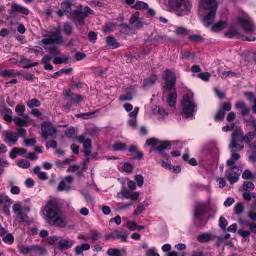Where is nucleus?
<instances>
[{
  "instance_id": "f257e3e1",
  "label": "nucleus",
  "mask_w": 256,
  "mask_h": 256,
  "mask_svg": "<svg viewBox=\"0 0 256 256\" xmlns=\"http://www.w3.org/2000/svg\"><path fill=\"white\" fill-rule=\"evenodd\" d=\"M46 222L50 226L60 228H65L67 221L57 202L50 200L43 210Z\"/></svg>"
},
{
  "instance_id": "f03ea898",
  "label": "nucleus",
  "mask_w": 256,
  "mask_h": 256,
  "mask_svg": "<svg viewBox=\"0 0 256 256\" xmlns=\"http://www.w3.org/2000/svg\"><path fill=\"white\" fill-rule=\"evenodd\" d=\"M42 42L46 46V49L48 50L52 55L55 56H60V58L56 57L54 58L53 61L54 64H67L70 62V58L60 54L58 48L54 46V44H60L64 42L63 37L58 30L52 35H46Z\"/></svg>"
},
{
  "instance_id": "7ed1b4c3",
  "label": "nucleus",
  "mask_w": 256,
  "mask_h": 256,
  "mask_svg": "<svg viewBox=\"0 0 256 256\" xmlns=\"http://www.w3.org/2000/svg\"><path fill=\"white\" fill-rule=\"evenodd\" d=\"M162 78L164 80L163 85V96L166 98L168 105L170 107H174L176 104L177 98L176 76L171 70H166L164 72Z\"/></svg>"
},
{
  "instance_id": "20e7f679",
  "label": "nucleus",
  "mask_w": 256,
  "mask_h": 256,
  "mask_svg": "<svg viewBox=\"0 0 256 256\" xmlns=\"http://www.w3.org/2000/svg\"><path fill=\"white\" fill-rule=\"evenodd\" d=\"M222 0H200L199 4L198 14L202 16L206 14L204 19V24L208 27L213 24L216 17L218 4Z\"/></svg>"
},
{
  "instance_id": "39448f33",
  "label": "nucleus",
  "mask_w": 256,
  "mask_h": 256,
  "mask_svg": "<svg viewBox=\"0 0 256 256\" xmlns=\"http://www.w3.org/2000/svg\"><path fill=\"white\" fill-rule=\"evenodd\" d=\"M170 8L178 16L188 15L191 12L192 7L190 0H169Z\"/></svg>"
},
{
  "instance_id": "423d86ee",
  "label": "nucleus",
  "mask_w": 256,
  "mask_h": 256,
  "mask_svg": "<svg viewBox=\"0 0 256 256\" xmlns=\"http://www.w3.org/2000/svg\"><path fill=\"white\" fill-rule=\"evenodd\" d=\"M181 105L184 116L186 118H192L194 114L197 110V106L194 101V94L190 92L184 95Z\"/></svg>"
},
{
  "instance_id": "0eeeda50",
  "label": "nucleus",
  "mask_w": 256,
  "mask_h": 256,
  "mask_svg": "<svg viewBox=\"0 0 256 256\" xmlns=\"http://www.w3.org/2000/svg\"><path fill=\"white\" fill-rule=\"evenodd\" d=\"M12 210L16 218L22 222H24L27 225L30 224V221L28 216L31 211L30 204L26 205L24 203L17 202L12 206Z\"/></svg>"
},
{
  "instance_id": "6e6552de",
  "label": "nucleus",
  "mask_w": 256,
  "mask_h": 256,
  "mask_svg": "<svg viewBox=\"0 0 256 256\" xmlns=\"http://www.w3.org/2000/svg\"><path fill=\"white\" fill-rule=\"evenodd\" d=\"M63 100L66 102L64 108L70 111L73 105L78 104L83 101V97L73 93L70 90H66L63 92Z\"/></svg>"
},
{
  "instance_id": "1a4fd4ad",
  "label": "nucleus",
  "mask_w": 256,
  "mask_h": 256,
  "mask_svg": "<svg viewBox=\"0 0 256 256\" xmlns=\"http://www.w3.org/2000/svg\"><path fill=\"white\" fill-rule=\"evenodd\" d=\"M48 241L50 244H56L58 249L62 251L70 249L74 244L73 240L56 236L49 237Z\"/></svg>"
},
{
  "instance_id": "9d476101",
  "label": "nucleus",
  "mask_w": 256,
  "mask_h": 256,
  "mask_svg": "<svg viewBox=\"0 0 256 256\" xmlns=\"http://www.w3.org/2000/svg\"><path fill=\"white\" fill-rule=\"evenodd\" d=\"M244 133L241 128H236L234 130L231 136V142L229 145L230 149L237 148L238 150H242L244 148L242 144L244 140Z\"/></svg>"
},
{
  "instance_id": "9b49d317",
  "label": "nucleus",
  "mask_w": 256,
  "mask_h": 256,
  "mask_svg": "<svg viewBox=\"0 0 256 256\" xmlns=\"http://www.w3.org/2000/svg\"><path fill=\"white\" fill-rule=\"evenodd\" d=\"M238 24L247 33H251L254 30V25L250 17L244 12L237 18Z\"/></svg>"
},
{
  "instance_id": "f8f14e48",
  "label": "nucleus",
  "mask_w": 256,
  "mask_h": 256,
  "mask_svg": "<svg viewBox=\"0 0 256 256\" xmlns=\"http://www.w3.org/2000/svg\"><path fill=\"white\" fill-rule=\"evenodd\" d=\"M146 144L148 146H154L150 150V152H152L154 150H158L162 152L171 145L168 142L160 141L155 138L148 139L146 142Z\"/></svg>"
},
{
  "instance_id": "ddd939ff",
  "label": "nucleus",
  "mask_w": 256,
  "mask_h": 256,
  "mask_svg": "<svg viewBox=\"0 0 256 256\" xmlns=\"http://www.w3.org/2000/svg\"><path fill=\"white\" fill-rule=\"evenodd\" d=\"M242 172L240 168L232 166L226 172L225 177L230 184H233L239 180Z\"/></svg>"
},
{
  "instance_id": "4468645a",
  "label": "nucleus",
  "mask_w": 256,
  "mask_h": 256,
  "mask_svg": "<svg viewBox=\"0 0 256 256\" xmlns=\"http://www.w3.org/2000/svg\"><path fill=\"white\" fill-rule=\"evenodd\" d=\"M42 136L45 140L49 137L56 138L57 130L50 122H44L42 126Z\"/></svg>"
},
{
  "instance_id": "2eb2a0df",
  "label": "nucleus",
  "mask_w": 256,
  "mask_h": 256,
  "mask_svg": "<svg viewBox=\"0 0 256 256\" xmlns=\"http://www.w3.org/2000/svg\"><path fill=\"white\" fill-rule=\"evenodd\" d=\"M88 16V14L80 10H76L70 14L68 18L72 20L74 22L78 23L80 26H82L85 24L84 19Z\"/></svg>"
},
{
  "instance_id": "dca6fc26",
  "label": "nucleus",
  "mask_w": 256,
  "mask_h": 256,
  "mask_svg": "<svg viewBox=\"0 0 256 256\" xmlns=\"http://www.w3.org/2000/svg\"><path fill=\"white\" fill-rule=\"evenodd\" d=\"M128 234V232H124L122 234V231L115 230L111 234L106 235L105 240H115L120 239L122 242H126Z\"/></svg>"
},
{
  "instance_id": "f3484780",
  "label": "nucleus",
  "mask_w": 256,
  "mask_h": 256,
  "mask_svg": "<svg viewBox=\"0 0 256 256\" xmlns=\"http://www.w3.org/2000/svg\"><path fill=\"white\" fill-rule=\"evenodd\" d=\"M78 142L81 144H83L84 152L86 156L90 155L92 152V140L89 138H86L85 136L82 135L78 138Z\"/></svg>"
},
{
  "instance_id": "a211bd4d",
  "label": "nucleus",
  "mask_w": 256,
  "mask_h": 256,
  "mask_svg": "<svg viewBox=\"0 0 256 256\" xmlns=\"http://www.w3.org/2000/svg\"><path fill=\"white\" fill-rule=\"evenodd\" d=\"M3 138L4 141L8 146H12L16 144L18 138L16 133L6 132L4 135Z\"/></svg>"
},
{
  "instance_id": "6ab92c4d",
  "label": "nucleus",
  "mask_w": 256,
  "mask_h": 256,
  "mask_svg": "<svg viewBox=\"0 0 256 256\" xmlns=\"http://www.w3.org/2000/svg\"><path fill=\"white\" fill-rule=\"evenodd\" d=\"M16 12L22 14L24 15H28L30 13V10L28 8L20 4L12 3V8L10 10L9 13L11 16H14Z\"/></svg>"
},
{
  "instance_id": "aec40b11",
  "label": "nucleus",
  "mask_w": 256,
  "mask_h": 256,
  "mask_svg": "<svg viewBox=\"0 0 256 256\" xmlns=\"http://www.w3.org/2000/svg\"><path fill=\"white\" fill-rule=\"evenodd\" d=\"M230 150L232 154L230 158L227 162V166L230 168H231L232 166H236L234 164L238 160H239L240 156L236 152H240V150H238L236 148H234L233 150Z\"/></svg>"
},
{
  "instance_id": "412c9836",
  "label": "nucleus",
  "mask_w": 256,
  "mask_h": 256,
  "mask_svg": "<svg viewBox=\"0 0 256 256\" xmlns=\"http://www.w3.org/2000/svg\"><path fill=\"white\" fill-rule=\"evenodd\" d=\"M24 119L16 116L13 118L12 121H14V124L16 126H18L20 127L26 126L28 122L30 121V117L28 115H24L22 116Z\"/></svg>"
},
{
  "instance_id": "4be33fe9",
  "label": "nucleus",
  "mask_w": 256,
  "mask_h": 256,
  "mask_svg": "<svg viewBox=\"0 0 256 256\" xmlns=\"http://www.w3.org/2000/svg\"><path fill=\"white\" fill-rule=\"evenodd\" d=\"M108 256H126V251L124 249L110 248L107 252Z\"/></svg>"
},
{
  "instance_id": "5701e85b",
  "label": "nucleus",
  "mask_w": 256,
  "mask_h": 256,
  "mask_svg": "<svg viewBox=\"0 0 256 256\" xmlns=\"http://www.w3.org/2000/svg\"><path fill=\"white\" fill-rule=\"evenodd\" d=\"M12 111L9 108L4 107L2 112V116L3 119L7 122H10L12 121Z\"/></svg>"
},
{
  "instance_id": "b1692460",
  "label": "nucleus",
  "mask_w": 256,
  "mask_h": 256,
  "mask_svg": "<svg viewBox=\"0 0 256 256\" xmlns=\"http://www.w3.org/2000/svg\"><path fill=\"white\" fill-rule=\"evenodd\" d=\"M205 208L206 205L203 203L199 204L198 205L194 212V218L196 219H199L204 215Z\"/></svg>"
},
{
  "instance_id": "393cba45",
  "label": "nucleus",
  "mask_w": 256,
  "mask_h": 256,
  "mask_svg": "<svg viewBox=\"0 0 256 256\" xmlns=\"http://www.w3.org/2000/svg\"><path fill=\"white\" fill-rule=\"evenodd\" d=\"M90 247L88 244H84L82 245L78 246L74 249V252L77 256L80 255L84 251L88 250Z\"/></svg>"
},
{
  "instance_id": "a878e982",
  "label": "nucleus",
  "mask_w": 256,
  "mask_h": 256,
  "mask_svg": "<svg viewBox=\"0 0 256 256\" xmlns=\"http://www.w3.org/2000/svg\"><path fill=\"white\" fill-rule=\"evenodd\" d=\"M157 79L158 78L156 76H151L150 78L144 80V84L142 85L143 88H148L152 86L155 84Z\"/></svg>"
},
{
  "instance_id": "bb28decb",
  "label": "nucleus",
  "mask_w": 256,
  "mask_h": 256,
  "mask_svg": "<svg viewBox=\"0 0 256 256\" xmlns=\"http://www.w3.org/2000/svg\"><path fill=\"white\" fill-rule=\"evenodd\" d=\"M46 254V250L39 246H33V254L36 256H44Z\"/></svg>"
},
{
  "instance_id": "cd10ccee",
  "label": "nucleus",
  "mask_w": 256,
  "mask_h": 256,
  "mask_svg": "<svg viewBox=\"0 0 256 256\" xmlns=\"http://www.w3.org/2000/svg\"><path fill=\"white\" fill-rule=\"evenodd\" d=\"M162 166L166 169H168L170 171H172L175 173H179L181 171V168L180 166H177L175 167L172 166L170 162H163L162 164Z\"/></svg>"
},
{
  "instance_id": "c85d7f7f",
  "label": "nucleus",
  "mask_w": 256,
  "mask_h": 256,
  "mask_svg": "<svg viewBox=\"0 0 256 256\" xmlns=\"http://www.w3.org/2000/svg\"><path fill=\"white\" fill-rule=\"evenodd\" d=\"M106 42L108 46L111 48H116L120 46V44L116 42V40L113 36H108L106 38Z\"/></svg>"
},
{
  "instance_id": "c756f323",
  "label": "nucleus",
  "mask_w": 256,
  "mask_h": 256,
  "mask_svg": "<svg viewBox=\"0 0 256 256\" xmlns=\"http://www.w3.org/2000/svg\"><path fill=\"white\" fill-rule=\"evenodd\" d=\"M20 61L19 63L24 68H32V62L30 59L26 58L24 56H20Z\"/></svg>"
},
{
  "instance_id": "7c9ffc66",
  "label": "nucleus",
  "mask_w": 256,
  "mask_h": 256,
  "mask_svg": "<svg viewBox=\"0 0 256 256\" xmlns=\"http://www.w3.org/2000/svg\"><path fill=\"white\" fill-rule=\"evenodd\" d=\"M18 72L14 70H5L0 72V75L4 78H14L16 76L19 75Z\"/></svg>"
},
{
  "instance_id": "2f4dec72",
  "label": "nucleus",
  "mask_w": 256,
  "mask_h": 256,
  "mask_svg": "<svg viewBox=\"0 0 256 256\" xmlns=\"http://www.w3.org/2000/svg\"><path fill=\"white\" fill-rule=\"evenodd\" d=\"M256 136V132H248L246 134L244 135V142L248 144V145H250L251 144L253 140L255 138Z\"/></svg>"
},
{
  "instance_id": "473e14b6",
  "label": "nucleus",
  "mask_w": 256,
  "mask_h": 256,
  "mask_svg": "<svg viewBox=\"0 0 256 256\" xmlns=\"http://www.w3.org/2000/svg\"><path fill=\"white\" fill-rule=\"evenodd\" d=\"M61 8L66 15L70 14L72 13V3L70 2L66 1L62 3Z\"/></svg>"
},
{
  "instance_id": "72a5a7b5",
  "label": "nucleus",
  "mask_w": 256,
  "mask_h": 256,
  "mask_svg": "<svg viewBox=\"0 0 256 256\" xmlns=\"http://www.w3.org/2000/svg\"><path fill=\"white\" fill-rule=\"evenodd\" d=\"M226 36L230 38H238L240 36V32L234 28H230L226 33Z\"/></svg>"
},
{
  "instance_id": "f704fd0d",
  "label": "nucleus",
  "mask_w": 256,
  "mask_h": 256,
  "mask_svg": "<svg viewBox=\"0 0 256 256\" xmlns=\"http://www.w3.org/2000/svg\"><path fill=\"white\" fill-rule=\"evenodd\" d=\"M132 8L136 10H146L148 8V5L144 2L137 1Z\"/></svg>"
},
{
  "instance_id": "c9c22d12",
  "label": "nucleus",
  "mask_w": 256,
  "mask_h": 256,
  "mask_svg": "<svg viewBox=\"0 0 256 256\" xmlns=\"http://www.w3.org/2000/svg\"><path fill=\"white\" fill-rule=\"evenodd\" d=\"M226 26V23L225 22H220L217 24H214L212 28V30L214 32H218L223 30Z\"/></svg>"
},
{
  "instance_id": "e433bc0d",
  "label": "nucleus",
  "mask_w": 256,
  "mask_h": 256,
  "mask_svg": "<svg viewBox=\"0 0 256 256\" xmlns=\"http://www.w3.org/2000/svg\"><path fill=\"white\" fill-rule=\"evenodd\" d=\"M63 32L67 35L70 36L72 34L73 27L68 22H66L64 25Z\"/></svg>"
},
{
  "instance_id": "4c0bfd02",
  "label": "nucleus",
  "mask_w": 256,
  "mask_h": 256,
  "mask_svg": "<svg viewBox=\"0 0 256 256\" xmlns=\"http://www.w3.org/2000/svg\"><path fill=\"white\" fill-rule=\"evenodd\" d=\"M212 235L209 234H204L202 235H200L198 238V242H209L211 240Z\"/></svg>"
},
{
  "instance_id": "58836bf2",
  "label": "nucleus",
  "mask_w": 256,
  "mask_h": 256,
  "mask_svg": "<svg viewBox=\"0 0 256 256\" xmlns=\"http://www.w3.org/2000/svg\"><path fill=\"white\" fill-rule=\"evenodd\" d=\"M126 148V145L122 142H116L112 146L114 151H122Z\"/></svg>"
},
{
  "instance_id": "ea45409f",
  "label": "nucleus",
  "mask_w": 256,
  "mask_h": 256,
  "mask_svg": "<svg viewBox=\"0 0 256 256\" xmlns=\"http://www.w3.org/2000/svg\"><path fill=\"white\" fill-rule=\"evenodd\" d=\"M244 212V205L242 202L237 203L234 206V212L239 215L242 214Z\"/></svg>"
},
{
  "instance_id": "a19ab883",
  "label": "nucleus",
  "mask_w": 256,
  "mask_h": 256,
  "mask_svg": "<svg viewBox=\"0 0 256 256\" xmlns=\"http://www.w3.org/2000/svg\"><path fill=\"white\" fill-rule=\"evenodd\" d=\"M242 178L244 180H254L256 179L255 175L250 171L246 170L242 174Z\"/></svg>"
},
{
  "instance_id": "79ce46f5",
  "label": "nucleus",
  "mask_w": 256,
  "mask_h": 256,
  "mask_svg": "<svg viewBox=\"0 0 256 256\" xmlns=\"http://www.w3.org/2000/svg\"><path fill=\"white\" fill-rule=\"evenodd\" d=\"M16 112L17 114L20 116H23L25 114H24L25 111V106L22 104H18L16 108Z\"/></svg>"
},
{
  "instance_id": "37998d69",
  "label": "nucleus",
  "mask_w": 256,
  "mask_h": 256,
  "mask_svg": "<svg viewBox=\"0 0 256 256\" xmlns=\"http://www.w3.org/2000/svg\"><path fill=\"white\" fill-rule=\"evenodd\" d=\"M146 202V201H144V203H142L138 206L137 207L136 210L134 212V216H138V214L142 213L145 210V209H146L145 203Z\"/></svg>"
},
{
  "instance_id": "c03bdc74",
  "label": "nucleus",
  "mask_w": 256,
  "mask_h": 256,
  "mask_svg": "<svg viewBox=\"0 0 256 256\" xmlns=\"http://www.w3.org/2000/svg\"><path fill=\"white\" fill-rule=\"evenodd\" d=\"M254 188V184L250 182H244L243 184V189L245 191H250Z\"/></svg>"
},
{
  "instance_id": "a18cd8bd",
  "label": "nucleus",
  "mask_w": 256,
  "mask_h": 256,
  "mask_svg": "<svg viewBox=\"0 0 256 256\" xmlns=\"http://www.w3.org/2000/svg\"><path fill=\"white\" fill-rule=\"evenodd\" d=\"M226 113L222 111V110L220 108L218 112L216 114L214 118L216 121L217 120H221L222 121L225 117Z\"/></svg>"
},
{
  "instance_id": "49530a36",
  "label": "nucleus",
  "mask_w": 256,
  "mask_h": 256,
  "mask_svg": "<svg viewBox=\"0 0 256 256\" xmlns=\"http://www.w3.org/2000/svg\"><path fill=\"white\" fill-rule=\"evenodd\" d=\"M18 164L19 167L22 168H28L30 166V162L26 160H19L18 162Z\"/></svg>"
},
{
  "instance_id": "de8ad7c7",
  "label": "nucleus",
  "mask_w": 256,
  "mask_h": 256,
  "mask_svg": "<svg viewBox=\"0 0 256 256\" xmlns=\"http://www.w3.org/2000/svg\"><path fill=\"white\" fill-rule=\"evenodd\" d=\"M190 38L194 43H200L204 40V38L200 35L190 36Z\"/></svg>"
},
{
  "instance_id": "09e8293b",
  "label": "nucleus",
  "mask_w": 256,
  "mask_h": 256,
  "mask_svg": "<svg viewBox=\"0 0 256 256\" xmlns=\"http://www.w3.org/2000/svg\"><path fill=\"white\" fill-rule=\"evenodd\" d=\"M140 13L138 12H136L134 14H132L131 18L130 19V24H133L138 22L139 19Z\"/></svg>"
},
{
  "instance_id": "8fccbe9b",
  "label": "nucleus",
  "mask_w": 256,
  "mask_h": 256,
  "mask_svg": "<svg viewBox=\"0 0 256 256\" xmlns=\"http://www.w3.org/2000/svg\"><path fill=\"white\" fill-rule=\"evenodd\" d=\"M175 32L177 34L185 36L188 34V31L184 28L178 27L175 30Z\"/></svg>"
},
{
  "instance_id": "3c124183",
  "label": "nucleus",
  "mask_w": 256,
  "mask_h": 256,
  "mask_svg": "<svg viewBox=\"0 0 256 256\" xmlns=\"http://www.w3.org/2000/svg\"><path fill=\"white\" fill-rule=\"evenodd\" d=\"M132 99V95L131 93L128 92L123 94L120 97V100L122 102L130 101Z\"/></svg>"
},
{
  "instance_id": "603ef678",
  "label": "nucleus",
  "mask_w": 256,
  "mask_h": 256,
  "mask_svg": "<svg viewBox=\"0 0 256 256\" xmlns=\"http://www.w3.org/2000/svg\"><path fill=\"white\" fill-rule=\"evenodd\" d=\"M182 54V59H188L190 58H194V54L192 53V54L189 51H183L181 52Z\"/></svg>"
},
{
  "instance_id": "864d4df0",
  "label": "nucleus",
  "mask_w": 256,
  "mask_h": 256,
  "mask_svg": "<svg viewBox=\"0 0 256 256\" xmlns=\"http://www.w3.org/2000/svg\"><path fill=\"white\" fill-rule=\"evenodd\" d=\"M228 225V222L223 216H221L220 220L219 226L222 230H225Z\"/></svg>"
},
{
  "instance_id": "5fc2aeb1",
  "label": "nucleus",
  "mask_w": 256,
  "mask_h": 256,
  "mask_svg": "<svg viewBox=\"0 0 256 256\" xmlns=\"http://www.w3.org/2000/svg\"><path fill=\"white\" fill-rule=\"evenodd\" d=\"M3 240L6 243L12 244L14 242V238L12 234H9L3 238Z\"/></svg>"
},
{
  "instance_id": "6e6d98bb",
  "label": "nucleus",
  "mask_w": 256,
  "mask_h": 256,
  "mask_svg": "<svg viewBox=\"0 0 256 256\" xmlns=\"http://www.w3.org/2000/svg\"><path fill=\"white\" fill-rule=\"evenodd\" d=\"M100 234L98 231L94 230L90 232V239L95 242L99 239Z\"/></svg>"
},
{
  "instance_id": "4d7b16f0",
  "label": "nucleus",
  "mask_w": 256,
  "mask_h": 256,
  "mask_svg": "<svg viewBox=\"0 0 256 256\" xmlns=\"http://www.w3.org/2000/svg\"><path fill=\"white\" fill-rule=\"evenodd\" d=\"M236 76L237 74L236 73L231 71H224L222 73V78H226L228 76L234 77Z\"/></svg>"
},
{
  "instance_id": "13d9d810",
  "label": "nucleus",
  "mask_w": 256,
  "mask_h": 256,
  "mask_svg": "<svg viewBox=\"0 0 256 256\" xmlns=\"http://www.w3.org/2000/svg\"><path fill=\"white\" fill-rule=\"evenodd\" d=\"M20 250L21 254H28L31 252L32 249L26 246H21L20 247Z\"/></svg>"
},
{
  "instance_id": "bf43d9fd",
  "label": "nucleus",
  "mask_w": 256,
  "mask_h": 256,
  "mask_svg": "<svg viewBox=\"0 0 256 256\" xmlns=\"http://www.w3.org/2000/svg\"><path fill=\"white\" fill-rule=\"evenodd\" d=\"M238 235L241 236L244 238H246V237L249 236L250 235V232L249 230H244L242 229H240L238 231Z\"/></svg>"
},
{
  "instance_id": "052dcab7",
  "label": "nucleus",
  "mask_w": 256,
  "mask_h": 256,
  "mask_svg": "<svg viewBox=\"0 0 256 256\" xmlns=\"http://www.w3.org/2000/svg\"><path fill=\"white\" fill-rule=\"evenodd\" d=\"M134 180L137 182L138 185L139 187L142 186L144 183V179L142 176L141 175H137L135 176Z\"/></svg>"
},
{
  "instance_id": "680f3d73",
  "label": "nucleus",
  "mask_w": 256,
  "mask_h": 256,
  "mask_svg": "<svg viewBox=\"0 0 256 256\" xmlns=\"http://www.w3.org/2000/svg\"><path fill=\"white\" fill-rule=\"evenodd\" d=\"M75 132V128L71 127L70 128L66 130V137L72 138L74 136Z\"/></svg>"
},
{
  "instance_id": "e2e57ef3",
  "label": "nucleus",
  "mask_w": 256,
  "mask_h": 256,
  "mask_svg": "<svg viewBox=\"0 0 256 256\" xmlns=\"http://www.w3.org/2000/svg\"><path fill=\"white\" fill-rule=\"evenodd\" d=\"M232 105L230 102H224L222 106L220 108V109L222 110V111L224 112H229L232 110Z\"/></svg>"
},
{
  "instance_id": "0e129e2a",
  "label": "nucleus",
  "mask_w": 256,
  "mask_h": 256,
  "mask_svg": "<svg viewBox=\"0 0 256 256\" xmlns=\"http://www.w3.org/2000/svg\"><path fill=\"white\" fill-rule=\"evenodd\" d=\"M156 110L158 114L160 116V118H164L165 116H167V113L165 110L160 107L156 108Z\"/></svg>"
},
{
  "instance_id": "69168bd1",
  "label": "nucleus",
  "mask_w": 256,
  "mask_h": 256,
  "mask_svg": "<svg viewBox=\"0 0 256 256\" xmlns=\"http://www.w3.org/2000/svg\"><path fill=\"white\" fill-rule=\"evenodd\" d=\"M70 188V186L66 184L65 181H62L60 182L58 186V190L59 191H63L66 190H68Z\"/></svg>"
},
{
  "instance_id": "338daca9",
  "label": "nucleus",
  "mask_w": 256,
  "mask_h": 256,
  "mask_svg": "<svg viewBox=\"0 0 256 256\" xmlns=\"http://www.w3.org/2000/svg\"><path fill=\"white\" fill-rule=\"evenodd\" d=\"M246 122L250 124L252 126V129L254 130V132H256V118L252 116L250 119L248 120Z\"/></svg>"
},
{
  "instance_id": "774afa93",
  "label": "nucleus",
  "mask_w": 256,
  "mask_h": 256,
  "mask_svg": "<svg viewBox=\"0 0 256 256\" xmlns=\"http://www.w3.org/2000/svg\"><path fill=\"white\" fill-rule=\"evenodd\" d=\"M246 107V106L243 101L238 102L235 104V108L238 110H243Z\"/></svg>"
}]
</instances>
